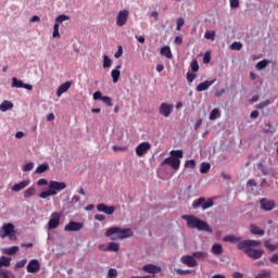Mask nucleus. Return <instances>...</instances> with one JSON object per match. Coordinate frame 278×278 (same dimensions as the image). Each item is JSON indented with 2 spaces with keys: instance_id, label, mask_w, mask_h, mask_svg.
I'll return each mask as SVG.
<instances>
[{
  "instance_id": "49530a36",
  "label": "nucleus",
  "mask_w": 278,
  "mask_h": 278,
  "mask_svg": "<svg viewBox=\"0 0 278 278\" xmlns=\"http://www.w3.org/2000/svg\"><path fill=\"white\" fill-rule=\"evenodd\" d=\"M110 66H112V60L110 59V56L104 55L103 56V68H110Z\"/></svg>"
},
{
  "instance_id": "09e8293b",
  "label": "nucleus",
  "mask_w": 278,
  "mask_h": 278,
  "mask_svg": "<svg viewBox=\"0 0 278 278\" xmlns=\"http://www.w3.org/2000/svg\"><path fill=\"white\" fill-rule=\"evenodd\" d=\"M101 101L105 103V105H108L109 108H112V105H114L112 103V98H110L109 96H103Z\"/></svg>"
},
{
  "instance_id": "1a4fd4ad",
  "label": "nucleus",
  "mask_w": 278,
  "mask_h": 278,
  "mask_svg": "<svg viewBox=\"0 0 278 278\" xmlns=\"http://www.w3.org/2000/svg\"><path fill=\"white\" fill-rule=\"evenodd\" d=\"M127 18H129V11L127 10L119 11L116 18L117 27H124V25L127 24Z\"/></svg>"
},
{
  "instance_id": "603ef678",
  "label": "nucleus",
  "mask_w": 278,
  "mask_h": 278,
  "mask_svg": "<svg viewBox=\"0 0 278 278\" xmlns=\"http://www.w3.org/2000/svg\"><path fill=\"white\" fill-rule=\"evenodd\" d=\"M33 169H34V163H26L22 168L23 173H29V170H33Z\"/></svg>"
},
{
  "instance_id": "dca6fc26",
  "label": "nucleus",
  "mask_w": 278,
  "mask_h": 278,
  "mask_svg": "<svg viewBox=\"0 0 278 278\" xmlns=\"http://www.w3.org/2000/svg\"><path fill=\"white\" fill-rule=\"evenodd\" d=\"M180 262H182L186 266H188V268H194V266L199 265L197 260H194V256H190V255L181 256Z\"/></svg>"
},
{
  "instance_id": "e2e57ef3",
  "label": "nucleus",
  "mask_w": 278,
  "mask_h": 278,
  "mask_svg": "<svg viewBox=\"0 0 278 278\" xmlns=\"http://www.w3.org/2000/svg\"><path fill=\"white\" fill-rule=\"evenodd\" d=\"M94 220H100V223H102L103 220H105V215H103V214H96L94 215Z\"/></svg>"
},
{
  "instance_id": "a19ab883",
  "label": "nucleus",
  "mask_w": 278,
  "mask_h": 278,
  "mask_svg": "<svg viewBox=\"0 0 278 278\" xmlns=\"http://www.w3.org/2000/svg\"><path fill=\"white\" fill-rule=\"evenodd\" d=\"M192 256L195 257V260H205L207 252H193Z\"/></svg>"
},
{
  "instance_id": "a211bd4d",
  "label": "nucleus",
  "mask_w": 278,
  "mask_h": 278,
  "mask_svg": "<svg viewBox=\"0 0 278 278\" xmlns=\"http://www.w3.org/2000/svg\"><path fill=\"white\" fill-rule=\"evenodd\" d=\"M49 189L53 190L54 192L64 190V189H66V182H60V181L52 180L49 184Z\"/></svg>"
},
{
  "instance_id": "0eeeda50",
  "label": "nucleus",
  "mask_w": 278,
  "mask_h": 278,
  "mask_svg": "<svg viewBox=\"0 0 278 278\" xmlns=\"http://www.w3.org/2000/svg\"><path fill=\"white\" fill-rule=\"evenodd\" d=\"M173 110H175V105L162 102L159 108V113L161 116H164V118H168L170 114H173Z\"/></svg>"
},
{
  "instance_id": "f3484780",
  "label": "nucleus",
  "mask_w": 278,
  "mask_h": 278,
  "mask_svg": "<svg viewBox=\"0 0 278 278\" xmlns=\"http://www.w3.org/2000/svg\"><path fill=\"white\" fill-rule=\"evenodd\" d=\"M97 210L99 212H103L104 214H108L109 216H112V214L116 212V206L114 205L108 206L104 203H100L97 205Z\"/></svg>"
},
{
  "instance_id": "774afa93",
  "label": "nucleus",
  "mask_w": 278,
  "mask_h": 278,
  "mask_svg": "<svg viewBox=\"0 0 278 278\" xmlns=\"http://www.w3.org/2000/svg\"><path fill=\"white\" fill-rule=\"evenodd\" d=\"M232 277H233V278H244V274H241V273H239V271H235V273L232 274Z\"/></svg>"
},
{
  "instance_id": "5701e85b",
  "label": "nucleus",
  "mask_w": 278,
  "mask_h": 278,
  "mask_svg": "<svg viewBox=\"0 0 278 278\" xmlns=\"http://www.w3.org/2000/svg\"><path fill=\"white\" fill-rule=\"evenodd\" d=\"M111 76L113 79V84H118V79H121V65L116 66V70L111 72Z\"/></svg>"
},
{
  "instance_id": "2f4dec72",
  "label": "nucleus",
  "mask_w": 278,
  "mask_h": 278,
  "mask_svg": "<svg viewBox=\"0 0 278 278\" xmlns=\"http://www.w3.org/2000/svg\"><path fill=\"white\" fill-rule=\"evenodd\" d=\"M169 157H175L176 160H181L184 159V151L181 150H172L169 152Z\"/></svg>"
},
{
  "instance_id": "338daca9",
  "label": "nucleus",
  "mask_w": 278,
  "mask_h": 278,
  "mask_svg": "<svg viewBox=\"0 0 278 278\" xmlns=\"http://www.w3.org/2000/svg\"><path fill=\"white\" fill-rule=\"evenodd\" d=\"M49 184V181H47V179L41 178L37 181V186H47Z\"/></svg>"
},
{
  "instance_id": "6ab92c4d",
  "label": "nucleus",
  "mask_w": 278,
  "mask_h": 278,
  "mask_svg": "<svg viewBox=\"0 0 278 278\" xmlns=\"http://www.w3.org/2000/svg\"><path fill=\"white\" fill-rule=\"evenodd\" d=\"M216 79L213 80H205L202 84H199L197 86V92H203L210 88V86H213L215 84Z\"/></svg>"
},
{
  "instance_id": "58836bf2",
  "label": "nucleus",
  "mask_w": 278,
  "mask_h": 278,
  "mask_svg": "<svg viewBox=\"0 0 278 278\" xmlns=\"http://www.w3.org/2000/svg\"><path fill=\"white\" fill-rule=\"evenodd\" d=\"M270 64V61L268 60H262L256 64V68L257 71H264V68H266V66Z\"/></svg>"
},
{
  "instance_id": "f704fd0d",
  "label": "nucleus",
  "mask_w": 278,
  "mask_h": 278,
  "mask_svg": "<svg viewBox=\"0 0 278 278\" xmlns=\"http://www.w3.org/2000/svg\"><path fill=\"white\" fill-rule=\"evenodd\" d=\"M36 194V188L29 187L24 191V199H29V197H34Z\"/></svg>"
},
{
  "instance_id": "052dcab7",
  "label": "nucleus",
  "mask_w": 278,
  "mask_h": 278,
  "mask_svg": "<svg viewBox=\"0 0 278 278\" xmlns=\"http://www.w3.org/2000/svg\"><path fill=\"white\" fill-rule=\"evenodd\" d=\"M102 99H103V93H101V91H96L93 93V100L94 101H102Z\"/></svg>"
},
{
  "instance_id": "cd10ccee",
  "label": "nucleus",
  "mask_w": 278,
  "mask_h": 278,
  "mask_svg": "<svg viewBox=\"0 0 278 278\" xmlns=\"http://www.w3.org/2000/svg\"><path fill=\"white\" fill-rule=\"evenodd\" d=\"M0 278H16V276L5 268H0Z\"/></svg>"
},
{
  "instance_id": "412c9836",
  "label": "nucleus",
  "mask_w": 278,
  "mask_h": 278,
  "mask_svg": "<svg viewBox=\"0 0 278 278\" xmlns=\"http://www.w3.org/2000/svg\"><path fill=\"white\" fill-rule=\"evenodd\" d=\"M29 186V180H23L20 184H15L11 190L12 192H21V190H25Z\"/></svg>"
},
{
  "instance_id": "8fccbe9b",
  "label": "nucleus",
  "mask_w": 278,
  "mask_h": 278,
  "mask_svg": "<svg viewBox=\"0 0 278 278\" xmlns=\"http://www.w3.org/2000/svg\"><path fill=\"white\" fill-rule=\"evenodd\" d=\"M197 162L194 160H189L185 162V168H195Z\"/></svg>"
},
{
  "instance_id": "69168bd1",
  "label": "nucleus",
  "mask_w": 278,
  "mask_h": 278,
  "mask_svg": "<svg viewBox=\"0 0 278 278\" xmlns=\"http://www.w3.org/2000/svg\"><path fill=\"white\" fill-rule=\"evenodd\" d=\"M174 42L175 45H184V38L176 36Z\"/></svg>"
},
{
  "instance_id": "f03ea898",
  "label": "nucleus",
  "mask_w": 278,
  "mask_h": 278,
  "mask_svg": "<svg viewBox=\"0 0 278 278\" xmlns=\"http://www.w3.org/2000/svg\"><path fill=\"white\" fill-rule=\"evenodd\" d=\"M182 220L187 222L189 229H198V231H206L207 233H212L213 231L207 222H203L194 215H184Z\"/></svg>"
},
{
  "instance_id": "3c124183",
  "label": "nucleus",
  "mask_w": 278,
  "mask_h": 278,
  "mask_svg": "<svg viewBox=\"0 0 278 278\" xmlns=\"http://www.w3.org/2000/svg\"><path fill=\"white\" fill-rule=\"evenodd\" d=\"M270 105V100H265L256 105L257 110H264V108H268Z\"/></svg>"
},
{
  "instance_id": "393cba45",
  "label": "nucleus",
  "mask_w": 278,
  "mask_h": 278,
  "mask_svg": "<svg viewBox=\"0 0 278 278\" xmlns=\"http://www.w3.org/2000/svg\"><path fill=\"white\" fill-rule=\"evenodd\" d=\"M250 231H251V233H253V236H264V233H266V231H264V229L257 227L256 225H251Z\"/></svg>"
},
{
  "instance_id": "bf43d9fd",
  "label": "nucleus",
  "mask_w": 278,
  "mask_h": 278,
  "mask_svg": "<svg viewBox=\"0 0 278 278\" xmlns=\"http://www.w3.org/2000/svg\"><path fill=\"white\" fill-rule=\"evenodd\" d=\"M185 23L186 21H184V18L181 17L177 20V27H176L177 31H181V27H184Z\"/></svg>"
},
{
  "instance_id": "0e129e2a",
  "label": "nucleus",
  "mask_w": 278,
  "mask_h": 278,
  "mask_svg": "<svg viewBox=\"0 0 278 278\" xmlns=\"http://www.w3.org/2000/svg\"><path fill=\"white\" fill-rule=\"evenodd\" d=\"M269 262L271 264H278V253L274 254L270 258Z\"/></svg>"
},
{
  "instance_id": "2eb2a0df",
  "label": "nucleus",
  "mask_w": 278,
  "mask_h": 278,
  "mask_svg": "<svg viewBox=\"0 0 278 278\" xmlns=\"http://www.w3.org/2000/svg\"><path fill=\"white\" fill-rule=\"evenodd\" d=\"M150 149H151V143L142 142L137 146L136 154L138 155V157H142V155H144L147 153V151H149Z\"/></svg>"
},
{
  "instance_id": "7ed1b4c3",
  "label": "nucleus",
  "mask_w": 278,
  "mask_h": 278,
  "mask_svg": "<svg viewBox=\"0 0 278 278\" xmlns=\"http://www.w3.org/2000/svg\"><path fill=\"white\" fill-rule=\"evenodd\" d=\"M132 236L131 228L112 227L105 231V237L111 240H125V238H131Z\"/></svg>"
},
{
  "instance_id": "ea45409f",
  "label": "nucleus",
  "mask_w": 278,
  "mask_h": 278,
  "mask_svg": "<svg viewBox=\"0 0 278 278\" xmlns=\"http://www.w3.org/2000/svg\"><path fill=\"white\" fill-rule=\"evenodd\" d=\"M255 278H270V270L263 269L261 273H258Z\"/></svg>"
},
{
  "instance_id": "f8f14e48",
  "label": "nucleus",
  "mask_w": 278,
  "mask_h": 278,
  "mask_svg": "<svg viewBox=\"0 0 278 278\" xmlns=\"http://www.w3.org/2000/svg\"><path fill=\"white\" fill-rule=\"evenodd\" d=\"M260 203H261V207L265 212H273V210H275V201H273V200H268L266 198H262L260 200Z\"/></svg>"
},
{
  "instance_id": "4468645a",
  "label": "nucleus",
  "mask_w": 278,
  "mask_h": 278,
  "mask_svg": "<svg viewBox=\"0 0 278 278\" xmlns=\"http://www.w3.org/2000/svg\"><path fill=\"white\" fill-rule=\"evenodd\" d=\"M12 88H25V90H34V86L23 83L16 77L12 78Z\"/></svg>"
},
{
  "instance_id": "c9c22d12",
  "label": "nucleus",
  "mask_w": 278,
  "mask_h": 278,
  "mask_svg": "<svg viewBox=\"0 0 278 278\" xmlns=\"http://www.w3.org/2000/svg\"><path fill=\"white\" fill-rule=\"evenodd\" d=\"M108 249H109V251H112L113 253H116V252L121 251V244L114 243V242H110L108 244Z\"/></svg>"
},
{
  "instance_id": "72a5a7b5",
  "label": "nucleus",
  "mask_w": 278,
  "mask_h": 278,
  "mask_svg": "<svg viewBox=\"0 0 278 278\" xmlns=\"http://www.w3.org/2000/svg\"><path fill=\"white\" fill-rule=\"evenodd\" d=\"M10 262H12V258L5 257V256H0V268L4 267H10Z\"/></svg>"
},
{
  "instance_id": "20e7f679",
  "label": "nucleus",
  "mask_w": 278,
  "mask_h": 278,
  "mask_svg": "<svg viewBox=\"0 0 278 278\" xmlns=\"http://www.w3.org/2000/svg\"><path fill=\"white\" fill-rule=\"evenodd\" d=\"M192 207L193 210H210V207H213L214 206V198H208V199H205L203 197L194 200L192 202Z\"/></svg>"
},
{
  "instance_id": "4d7b16f0",
  "label": "nucleus",
  "mask_w": 278,
  "mask_h": 278,
  "mask_svg": "<svg viewBox=\"0 0 278 278\" xmlns=\"http://www.w3.org/2000/svg\"><path fill=\"white\" fill-rule=\"evenodd\" d=\"M230 8L231 10H236L237 8H240V0H230Z\"/></svg>"
},
{
  "instance_id": "7c9ffc66",
  "label": "nucleus",
  "mask_w": 278,
  "mask_h": 278,
  "mask_svg": "<svg viewBox=\"0 0 278 278\" xmlns=\"http://www.w3.org/2000/svg\"><path fill=\"white\" fill-rule=\"evenodd\" d=\"M47 170H49V164L43 163V164H40V165L35 169V173H36V175H41V173H47Z\"/></svg>"
},
{
  "instance_id": "79ce46f5",
  "label": "nucleus",
  "mask_w": 278,
  "mask_h": 278,
  "mask_svg": "<svg viewBox=\"0 0 278 278\" xmlns=\"http://www.w3.org/2000/svg\"><path fill=\"white\" fill-rule=\"evenodd\" d=\"M231 51H240L242 49V42L235 41L230 45Z\"/></svg>"
},
{
  "instance_id": "b1692460",
  "label": "nucleus",
  "mask_w": 278,
  "mask_h": 278,
  "mask_svg": "<svg viewBox=\"0 0 278 278\" xmlns=\"http://www.w3.org/2000/svg\"><path fill=\"white\" fill-rule=\"evenodd\" d=\"M264 247L268 251H277L278 250V242L275 244L270 239L264 241Z\"/></svg>"
},
{
  "instance_id": "5fc2aeb1",
  "label": "nucleus",
  "mask_w": 278,
  "mask_h": 278,
  "mask_svg": "<svg viewBox=\"0 0 278 278\" xmlns=\"http://www.w3.org/2000/svg\"><path fill=\"white\" fill-rule=\"evenodd\" d=\"M191 71H192L193 73H199V62H198L197 60H193V61L191 62Z\"/></svg>"
},
{
  "instance_id": "680f3d73",
  "label": "nucleus",
  "mask_w": 278,
  "mask_h": 278,
  "mask_svg": "<svg viewBox=\"0 0 278 278\" xmlns=\"http://www.w3.org/2000/svg\"><path fill=\"white\" fill-rule=\"evenodd\" d=\"M113 151L115 152H118V151H122V152H125L127 151V147H118V146H113Z\"/></svg>"
},
{
  "instance_id": "9d476101",
  "label": "nucleus",
  "mask_w": 278,
  "mask_h": 278,
  "mask_svg": "<svg viewBox=\"0 0 278 278\" xmlns=\"http://www.w3.org/2000/svg\"><path fill=\"white\" fill-rule=\"evenodd\" d=\"M27 273L36 274L40 273V261L39 260H30L26 266Z\"/></svg>"
},
{
  "instance_id": "e433bc0d",
  "label": "nucleus",
  "mask_w": 278,
  "mask_h": 278,
  "mask_svg": "<svg viewBox=\"0 0 278 278\" xmlns=\"http://www.w3.org/2000/svg\"><path fill=\"white\" fill-rule=\"evenodd\" d=\"M216 118H220V110L213 109L210 114V121H216Z\"/></svg>"
},
{
  "instance_id": "9b49d317",
  "label": "nucleus",
  "mask_w": 278,
  "mask_h": 278,
  "mask_svg": "<svg viewBox=\"0 0 278 278\" xmlns=\"http://www.w3.org/2000/svg\"><path fill=\"white\" fill-rule=\"evenodd\" d=\"M142 270L144 273H149V275H152V278L157 275V273H162V267L156 266L154 264H147L142 267Z\"/></svg>"
},
{
  "instance_id": "c03bdc74",
  "label": "nucleus",
  "mask_w": 278,
  "mask_h": 278,
  "mask_svg": "<svg viewBox=\"0 0 278 278\" xmlns=\"http://www.w3.org/2000/svg\"><path fill=\"white\" fill-rule=\"evenodd\" d=\"M70 20H71V17H70L68 15L62 14V15H59V16L55 18V23H56L58 25H60V23H64V21H70Z\"/></svg>"
},
{
  "instance_id": "c756f323",
  "label": "nucleus",
  "mask_w": 278,
  "mask_h": 278,
  "mask_svg": "<svg viewBox=\"0 0 278 278\" xmlns=\"http://www.w3.org/2000/svg\"><path fill=\"white\" fill-rule=\"evenodd\" d=\"M210 168H212V165H210V163L203 162L200 164V173L202 175H207V173H210Z\"/></svg>"
},
{
  "instance_id": "4c0bfd02",
  "label": "nucleus",
  "mask_w": 278,
  "mask_h": 278,
  "mask_svg": "<svg viewBox=\"0 0 278 278\" xmlns=\"http://www.w3.org/2000/svg\"><path fill=\"white\" fill-rule=\"evenodd\" d=\"M258 170H261V173H263V175H270V169H268V167H266L263 163H257L256 164Z\"/></svg>"
},
{
  "instance_id": "c85d7f7f",
  "label": "nucleus",
  "mask_w": 278,
  "mask_h": 278,
  "mask_svg": "<svg viewBox=\"0 0 278 278\" xmlns=\"http://www.w3.org/2000/svg\"><path fill=\"white\" fill-rule=\"evenodd\" d=\"M211 251L213 255H223V245H220V243H215Z\"/></svg>"
},
{
  "instance_id": "6e6552de",
  "label": "nucleus",
  "mask_w": 278,
  "mask_h": 278,
  "mask_svg": "<svg viewBox=\"0 0 278 278\" xmlns=\"http://www.w3.org/2000/svg\"><path fill=\"white\" fill-rule=\"evenodd\" d=\"M162 166H170L174 170H179V166H181V161L179 159L168 156L164 159Z\"/></svg>"
},
{
  "instance_id": "473e14b6",
  "label": "nucleus",
  "mask_w": 278,
  "mask_h": 278,
  "mask_svg": "<svg viewBox=\"0 0 278 278\" xmlns=\"http://www.w3.org/2000/svg\"><path fill=\"white\" fill-rule=\"evenodd\" d=\"M55 194H58V191H54V190H47V191H43L39 194V198L40 199H47L48 197H55Z\"/></svg>"
},
{
  "instance_id": "4be33fe9",
  "label": "nucleus",
  "mask_w": 278,
  "mask_h": 278,
  "mask_svg": "<svg viewBox=\"0 0 278 278\" xmlns=\"http://www.w3.org/2000/svg\"><path fill=\"white\" fill-rule=\"evenodd\" d=\"M70 88H71V83L66 81V83L62 84L56 90V97H62V94H64V92H68Z\"/></svg>"
},
{
  "instance_id": "13d9d810",
  "label": "nucleus",
  "mask_w": 278,
  "mask_h": 278,
  "mask_svg": "<svg viewBox=\"0 0 278 278\" xmlns=\"http://www.w3.org/2000/svg\"><path fill=\"white\" fill-rule=\"evenodd\" d=\"M26 264H27V258H24L15 264V268H25Z\"/></svg>"
},
{
  "instance_id": "aec40b11",
  "label": "nucleus",
  "mask_w": 278,
  "mask_h": 278,
  "mask_svg": "<svg viewBox=\"0 0 278 278\" xmlns=\"http://www.w3.org/2000/svg\"><path fill=\"white\" fill-rule=\"evenodd\" d=\"M224 242H230V244H240V242H243L240 237H236V235H228L223 238Z\"/></svg>"
},
{
  "instance_id": "f257e3e1",
  "label": "nucleus",
  "mask_w": 278,
  "mask_h": 278,
  "mask_svg": "<svg viewBox=\"0 0 278 278\" xmlns=\"http://www.w3.org/2000/svg\"><path fill=\"white\" fill-rule=\"evenodd\" d=\"M253 247H262V242L247 239L237 244L238 251H243V253L251 260H260L262 255H264V250L253 249Z\"/></svg>"
},
{
  "instance_id": "a18cd8bd",
  "label": "nucleus",
  "mask_w": 278,
  "mask_h": 278,
  "mask_svg": "<svg viewBox=\"0 0 278 278\" xmlns=\"http://www.w3.org/2000/svg\"><path fill=\"white\" fill-rule=\"evenodd\" d=\"M52 38H60V24L58 23L53 26Z\"/></svg>"
},
{
  "instance_id": "a878e982",
  "label": "nucleus",
  "mask_w": 278,
  "mask_h": 278,
  "mask_svg": "<svg viewBox=\"0 0 278 278\" xmlns=\"http://www.w3.org/2000/svg\"><path fill=\"white\" fill-rule=\"evenodd\" d=\"M12 108H14V104L8 100H4L0 104V112H8V110H12Z\"/></svg>"
},
{
  "instance_id": "39448f33",
  "label": "nucleus",
  "mask_w": 278,
  "mask_h": 278,
  "mask_svg": "<svg viewBox=\"0 0 278 278\" xmlns=\"http://www.w3.org/2000/svg\"><path fill=\"white\" fill-rule=\"evenodd\" d=\"M0 238H9V240H16V230H14V224H4L0 229Z\"/></svg>"
},
{
  "instance_id": "bb28decb",
  "label": "nucleus",
  "mask_w": 278,
  "mask_h": 278,
  "mask_svg": "<svg viewBox=\"0 0 278 278\" xmlns=\"http://www.w3.org/2000/svg\"><path fill=\"white\" fill-rule=\"evenodd\" d=\"M161 55H165V58H167V60H172L173 52L170 51V47L165 46V47L161 48Z\"/></svg>"
},
{
  "instance_id": "6e6d98bb",
  "label": "nucleus",
  "mask_w": 278,
  "mask_h": 278,
  "mask_svg": "<svg viewBox=\"0 0 278 278\" xmlns=\"http://www.w3.org/2000/svg\"><path fill=\"white\" fill-rule=\"evenodd\" d=\"M194 79H197V74L188 72L187 73V81H189V84H192V81H194Z\"/></svg>"
},
{
  "instance_id": "37998d69",
  "label": "nucleus",
  "mask_w": 278,
  "mask_h": 278,
  "mask_svg": "<svg viewBox=\"0 0 278 278\" xmlns=\"http://www.w3.org/2000/svg\"><path fill=\"white\" fill-rule=\"evenodd\" d=\"M7 255H15V253H18V247L14 245L4 251Z\"/></svg>"
},
{
  "instance_id": "864d4df0",
  "label": "nucleus",
  "mask_w": 278,
  "mask_h": 278,
  "mask_svg": "<svg viewBox=\"0 0 278 278\" xmlns=\"http://www.w3.org/2000/svg\"><path fill=\"white\" fill-rule=\"evenodd\" d=\"M204 37L206 38V40H214V38H216V31H206L204 34Z\"/></svg>"
},
{
  "instance_id": "423d86ee",
  "label": "nucleus",
  "mask_w": 278,
  "mask_h": 278,
  "mask_svg": "<svg viewBox=\"0 0 278 278\" xmlns=\"http://www.w3.org/2000/svg\"><path fill=\"white\" fill-rule=\"evenodd\" d=\"M61 219H62V213H58V212L52 213L48 222V229H58V227H60Z\"/></svg>"
},
{
  "instance_id": "de8ad7c7",
  "label": "nucleus",
  "mask_w": 278,
  "mask_h": 278,
  "mask_svg": "<svg viewBox=\"0 0 278 278\" xmlns=\"http://www.w3.org/2000/svg\"><path fill=\"white\" fill-rule=\"evenodd\" d=\"M108 278H116L118 277V270H116L115 268H110L108 271Z\"/></svg>"
},
{
  "instance_id": "ddd939ff",
  "label": "nucleus",
  "mask_w": 278,
  "mask_h": 278,
  "mask_svg": "<svg viewBox=\"0 0 278 278\" xmlns=\"http://www.w3.org/2000/svg\"><path fill=\"white\" fill-rule=\"evenodd\" d=\"M84 229V224L79 222H70L64 227V231H81Z\"/></svg>"
}]
</instances>
